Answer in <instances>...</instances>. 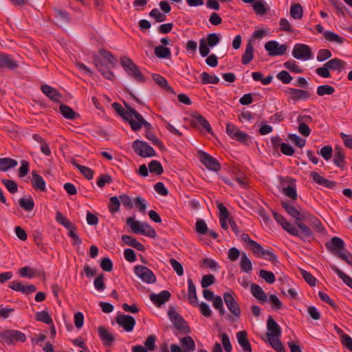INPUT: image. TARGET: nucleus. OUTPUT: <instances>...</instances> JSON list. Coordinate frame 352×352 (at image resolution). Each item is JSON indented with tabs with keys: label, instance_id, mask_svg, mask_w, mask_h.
<instances>
[{
	"label": "nucleus",
	"instance_id": "1",
	"mask_svg": "<svg viewBox=\"0 0 352 352\" xmlns=\"http://www.w3.org/2000/svg\"><path fill=\"white\" fill-rule=\"evenodd\" d=\"M126 223L135 234H141L155 239L157 236L155 230L146 223H141L133 217L126 219Z\"/></svg>",
	"mask_w": 352,
	"mask_h": 352
},
{
	"label": "nucleus",
	"instance_id": "2",
	"mask_svg": "<svg viewBox=\"0 0 352 352\" xmlns=\"http://www.w3.org/2000/svg\"><path fill=\"white\" fill-rule=\"evenodd\" d=\"M217 208L219 210V221L221 228L223 230H228V226L227 224V221L230 223V226L232 230L238 234L239 233V230L233 220L232 217L230 216V213L226 208V207L221 202L217 203Z\"/></svg>",
	"mask_w": 352,
	"mask_h": 352
},
{
	"label": "nucleus",
	"instance_id": "3",
	"mask_svg": "<svg viewBox=\"0 0 352 352\" xmlns=\"http://www.w3.org/2000/svg\"><path fill=\"white\" fill-rule=\"evenodd\" d=\"M56 220L69 230V236L74 240V245H80L82 243L81 239L76 233V226L72 224V222L59 211L56 212Z\"/></svg>",
	"mask_w": 352,
	"mask_h": 352
},
{
	"label": "nucleus",
	"instance_id": "4",
	"mask_svg": "<svg viewBox=\"0 0 352 352\" xmlns=\"http://www.w3.org/2000/svg\"><path fill=\"white\" fill-rule=\"evenodd\" d=\"M120 64L129 75L133 76L138 81L144 82L145 78L144 75L138 69V66L132 61L131 59L126 56H122L120 58Z\"/></svg>",
	"mask_w": 352,
	"mask_h": 352
},
{
	"label": "nucleus",
	"instance_id": "5",
	"mask_svg": "<svg viewBox=\"0 0 352 352\" xmlns=\"http://www.w3.org/2000/svg\"><path fill=\"white\" fill-rule=\"evenodd\" d=\"M0 336L3 342L10 345L14 344V341L24 342L27 339L25 333L14 329L4 330L0 333Z\"/></svg>",
	"mask_w": 352,
	"mask_h": 352
},
{
	"label": "nucleus",
	"instance_id": "6",
	"mask_svg": "<svg viewBox=\"0 0 352 352\" xmlns=\"http://www.w3.org/2000/svg\"><path fill=\"white\" fill-rule=\"evenodd\" d=\"M132 147L134 151L140 157H149L156 155L154 149L146 142L136 140L133 142Z\"/></svg>",
	"mask_w": 352,
	"mask_h": 352
},
{
	"label": "nucleus",
	"instance_id": "7",
	"mask_svg": "<svg viewBox=\"0 0 352 352\" xmlns=\"http://www.w3.org/2000/svg\"><path fill=\"white\" fill-rule=\"evenodd\" d=\"M135 275L139 277L143 282L148 284L156 282V277L153 272L147 267L144 265H136L134 267Z\"/></svg>",
	"mask_w": 352,
	"mask_h": 352
},
{
	"label": "nucleus",
	"instance_id": "8",
	"mask_svg": "<svg viewBox=\"0 0 352 352\" xmlns=\"http://www.w3.org/2000/svg\"><path fill=\"white\" fill-rule=\"evenodd\" d=\"M292 55L296 59L307 60L312 57V52L307 45L297 43L294 47Z\"/></svg>",
	"mask_w": 352,
	"mask_h": 352
},
{
	"label": "nucleus",
	"instance_id": "9",
	"mask_svg": "<svg viewBox=\"0 0 352 352\" xmlns=\"http://www.w3.org/2000/svg\"><path fill=\"white\" fill-rule=\"evenodd\" d=\"M265 49L270 56H281L286 53L287 46L285 44L279 45L276 41H270L265 44Z\"/></svg>",
	"mask_w": 352,
	"mask_h": 352
},
{
	"label": "nucleus",
	"instance_id": "10",
	"mask_svg": "<svg viewBox=\"0 0 352 352\" xmlns=\"http://www.w3.org/2000/svg\"><path fill=\"white\" fill-rule=\"evenodd\" d=\"M131 111L133 113V117L135 120H132L129 121V124L132 130L138 131L141 129L142 126H144L147 129V131H151L152 129L151 124L146 121L144 118L135 109H131Z\"/></svg>",
	"mask_w": 352,
	"mask_h": 352
},
{
	"label": "nucleus",
	"instance_id": "11",
	"mask_svg": "<svg viewBox=\"0 0 352 352\" xmlns=\"http://www.w3.org/2000/svg\"><path fill=\"white\" fill-rule=\"evenodd\" d=\"M174 327L179 331L186 333H190V329L184 320L174 310H170L168 313Z\"/></svg>",
	"mask_w": 352,
	"mask_h": 352
},
{
	"label": "nucleus",
	"instance_id": "12",
	"mask_svg": "<svg viewBox=\"0 0 352 352\" xmlns=\"http://www.w3.org/2000/svg\"><path fill=\"white\" fill-rule=\"evenodd\" d=\"M201 162L209 170L217 172L221 169V165L218 161L204 151L199 152Z\"/></svg>",
	"mask_w": 352,
	"mask_h": 352
},
{
	"label": "nucleus",
	"instance_id": "13",
	"mask_svg": "<svg viewBox=\"0 0 352 352\" xmlns=\"http://www.w3.org/2000/svg\"><path fill=\"white\" fill-rule=\"evenodd\" d=\"M223 300L230 311L235 318H239L241 316V311L238 302L234 297L229 293H224Z\"/></svg>",
	"mask_w": 352,
	"mask_h": 352
},
{
	"label": "nucleus",
	"instance_id": "14",
	"mask_svg": "<svg viewBox=\"0 0 352 352\" xmlns=\"http://www.w3.org/2000/svg\"><path fill=\"white\" fill-rule=\"evenodd\" d=\"M298 123V131L305 137H308L311 133V130L307 124L312 122V118L309 115H300L297 118Z\"/></svg>",
	"mask_w": 352,
	"mask_h": 352
},
{
	"label": "nucleus",
	"instance_id": "15",
	"mask_svg": "<svg viewBox=\"0 0 352 352\" xmlns=\"http://www.w3.org/2000/svg\"><path fill=\"white\" fill-rule=\"evenodd\" d=\"M281 206L289 215H291L296 220V221H302L303 220H306L307 217H308L307 216V212H300L297 210L293 205H291L285 201H282Z\"/></svg>",
	"mask_w": 352,
	"mask_h": 352
},
{
	"label": "nucleus",
	"instance_id": "16",
	"mask_svg": "<svg viewBox=\"0 0 352 352\" xmlns=\"http://www.w3.org/2000/svg\"><path fill=\"white\" fill-rule=\"evenodd\" d=\"M116 322L124 328L126 331H131L135 324V318L129 315H118L116 318Z\"/></svg>",
	"mask_w": 352,
	"mask_h": 352
},
{
	"label": "nucleus",
	"instance_id": "17",
	"mask_svg": "<svg viewBox=\"0 0 352 352\" xmlns=\"http://www.w3.org/2000/svg\"><path fill=\"white\" fill-rule=\"evenodd\" d=\"M124 105L126 107V109H124L120 104L114 102L112 104V107L120 117L128 121L129 123V121L133 120L132 117L133 116L131 110L133 109L126 103H124Z\"/></svg>",
	"mask_w": 352,
	"mask_h": 352
},
{
	"label": "nucleus",
	"instance_id": "18",
	"mask_svg": "<svg viewBox=\"0 0 352 352\" xmlns=\"http://www.w3.org/2000/svg\"><path fill=\"white\" fill-rule=\"evenodd\" d=\"M327 249L337 255L338 252L344 250L345 244L344 241L338 236H333L331 241L325 243Z\"/></svg>",
	"mask_w": 352,
	"mask_h": 352
},
{
	"label": "nucleus",
	"instance_id": "19",
	"mask_svg": "<svg viewBox=\"0 0 352 352\" xmlns=\"http://www.w3.org/2000/svg\"><path fill=\"white\" fill-rule=\"evenodd\" d=\"M11 289L21 292L23 294H30L36 291V287L33 285H23L21 282L18 280L12 281L9 285Z\"/></svg>",
	"mask_w": 352,
	"mask_h": 352
},
{
	"label": "nucleus",
	"instance_id": "20",
	"mask_svg": "<svg viewBox=\"0 0 352 352\" xmlns=\"http://www.w3.org/2000/svg\"><path fill=\"white\" fill-rule=\"evenodd\" d=\"M192 121L191 124L194 127H197L198 126H201L204 129H205L208 133L210 134H213L212 128L209 124V122L206 120V119L195 112L192 115Z\"/></svg>",
	"mask_w": 352,
	"mask_h": 352
},
{
	"label": "nucleus",
	"instance_id": "21",
	"mask_svg": "<svg viewBox=\"0 0 352 352\" xmlns=\"http://www.w3.org/2000/svg\"><path fill=\"white\" fill-rule=\"evenodd\" d=\"M98 332L104 346H110L113 344L115 341V337L107 328L100 326L98 327Z\"/></svg>",
	"mask_w": 352,
	"mask_h": 352
},
{
	"label": "nucleus",
	"instance_id": "22",
	"mask_svg": "<svg viewBox=\"0 0 352 352\" xmlns=\"http://www.w3.org/2000/svg\"><path fill=\"white\" fill-rule=\"evenodd\" d=\"M272 214L276 221L280 224L282 228L288 233L290 234H298L297 228L289 223L283 215L274 211L272 212Z\"/></svg>",
	"mask_w": 352,
	"mask_h": 352
},
{
	"label": "nucleus",
	"instance_id": "23",
	"mask_svg": "<svg viewBox=\"0 0 352 352\" xmlns=\"http://www.w3.org/2000/svg\"><path fill=\"white\" fill-rule=\"evenodd\" d=\"M170 293L167 290H164L159 294L152 293L150 295V300L158 307H160L170 298Z\"/></svg>",
	"mask_w": 352,
	"mask_h": 352
},
{
	"label": "nucleus",
	"instance_id": "24",
	"mask_svg": "<svg viewBox=\"0 0 352 352\" xmlns=\"http://www.w3.org/2000/svg\"><path fill=\"white\" fill-rule=\"evenodd\" d=\"M287 93L290 96V98L293 101L306 100L311 96L309 91L295 88H289Z\"/></svg>",
	"mask_w": 352,
	"mask_h": 352
},
{
	"label": "nucleus",
	"instance_id": "25",
	"mask_svg": "<svg viewBox=\"0 0 352 352\" xmlns=\"http://www.w3.org/2000/svg\"><path fill=\"white\" fill-rule=\"evenodd\" d=\"M94 63L97 69L101 73L102 76L108 80H113L114 74L105 67L104 63L98 57L95 56Z\"/></svg>",
	"mask_w": 352,
	"mask_h": 352
},
{
	"label": "nucleus",
	"instance_id": "26",
	"mask_svg": "<svg viewBox=\"0 0 352 352\" xmlns=\"http://www.w3.org/2000/svg\"><path fill=\"white\" fill-rule=\"evenodd\" d=\"M42 92L48 97L50 100L56 102H60V99L62 97L60 92L56 89L55 88L48 85H43L41 87Z\"/></svg>",
	"mask_w": 352,
	"mask_h": 352
},
{
	"label": "nucleus",
	"instance_id": "27",
	"mask_svg": "<svg viewBox=\"0 0 352 352\" xmlns=\"http://www.w3.org/2000/svg\"><path fill=\"white\" fill-rule=\"evenodd\" d=\"M295 224L300 231L297 229L298 234H292L293 236H299L303 241L313 236L311 230L307 225L302 223V221H296Z\"/></svg>",
	"mask_w": 352,
	"mask_h": 352
},
{
	"label": "nucleus",
	"instance_id": "28",
	"mask_svg": "<svg viewBox=\"0 0 352 352\" xmlns=\"http://www.w3.org/2000/svg\"><path fill=\"white\" fill-rule=\"evenodd\" d=\"M310 175L316 183L327 188H333L336 186V182L322 177L317 172L313 171Z\"/></svg>",
	"mask_w": 352,
	"mask_h": 352
},
{
	"label": "nucleus",
	"instance_id": "29",
	"mask_svg": "<svg viewBox=\"0 0 352 352\" xmlns=\"http://www.w3.org/2000/svg\"><path fill=\"white\" fill-rule=\"evenodd\" d=\"M32 185L35 190L44 192L46 190L45 182L43 177L36 173V171L32 172Z\"/></svg>",
	"mask_w": 352,
	"mask_h": 352
},
{
	"label": "nucleus",
	"instance_id": "30",
	"mask_svg": "<svg viewBox=\"0 0 352 352\" xmlns=\"http://www.w3.org/2000/svg\"><path fill=\"white\" fill-rule=\"evenodd\" d=\"M267 332L266 335L280 336L281 329L275 320L270 316L267 322Z\"/></svg>",
	"mask_w": 352,
	"mask_h": 352
},
{
	"label": "nucleus",
	"instance_id": "31",
	"mask_svg": "<svg viewBox=\"0 0 352 352\" xmlns=\"http://www.w3.org/2000/svg\"><path fill=\"white\" fill-rule=\"evenodd\" d=\"M254 57V47L252 43V41H248L245 51L242 56L241 62L243 65H248L249 64L253 59Z\"/></svg>",
	"mask_w": 352,
	"mask_h": 352
},
{
	"label": "nucleus",
	"instance_id": "32",
	"mask_svg": "<svg viewBox=\"0 0 352 352\" xmlns=\"http://www.w3.org/2000/svg\"><path fill=\"white\" fill-rule=\"evenodd\" d=\"M188 298L189 300V302L194 306H197L198 305V300L197 296L196 287L192 279L189 278L188 280Z\"/></svg>",
	"mask_w": 352,
	"mask_h": 352
},
{
	"label": "nucleus",
	"instance_id": "33",
	"mask_svg": "<svg viewBox=\"0 0 352 352\" xmlns=\"http://www.w3.org/2000/svg\"><path fill=\"white\" fill-rule=\"evenodd\" d=\"M344 159L345 155L343 152V149L341 147L336 146L334 151L333 162L336 166L342 168L346 164Z\"/></svg>",
	"mask_w": 352,
	"mask_h": 352
},
{
	"label": "nucleus",
	"instance_id": "34",
	"mask_svg": "<svg viewBox=\"0 0 352 352\" xmlns=\"http://www.w3.org/2000/svg\"><path fill=\"white\" fill-rule=\"evenodd\" d=\"M239 344L244 351L252 349L250 341L248 339V333L245 331H241L236 333Z\"/></svg>",
	"mask_w": 352,
	"mask_h": 352
},
{
	"label": "nucleus",
	"instance_id": "35",
	"mask_svg": "<svg viewBox=\"0 0 352 352\" xmlns=\"http://www.w3.org/2000/svg\"><path fill=\"white\" fill-rule=\"evenodd\" d=\"M267 337L268 342L274 350L277 352H285V349L279 339L280 336L268 335Z\"/></svg>",
	"mask_w": 352,
	"mask_h": 352
},
{
	"label": "nucleus",
	"instance_id": "36",
	"mask_svg": "<svg viewBox=\"0 0 352 352\" xmlns=\"http://www.w3.org/2000/svg\"><path fill=\"white\" fill-rule=\"evenodd\" d=\"M60 112L63 116L69 120H74L79 117V114L76 113L70 107L60 104L59 107Z\"/></svg>",
	"mask_w": 352,
	"mask_h": 352
},
{
	"label": "nucleus",
	"instance_id": "37",
	"mask_svg": "<svg viewBox=\"0 0 352 352\" xmlns=\"http://www.w3.org/2000/svg\"><path fill=\"white\" fill-rule=\"evenodd\" d=\"M153 78L155 83L157 84L160 87L164 89L168 92L175 95V92L174 91L173 89L168 85L167 80L163 76L160 74H155L153 75Z\"/></svg>",
	"mask_w": 352,
	"mask_h": 352
},
{
	"label": "nucleus",
	"instance_id": "38",
	"mask_svg": "<svg viewBox=\"0 0 352 352\" xmlns=\"http://www.w3.org/2000/svg\"><path fill=\"white\" fill-rule=\"evenodd\" d=\"M180 343L184 352H192L195 350V343L193 339L189 336L182 338Z\"/></svg>",
	"mask_w": 352,
	"mask_h": 352
},
{
	"label": "nucleus",
	"instance_id": "39",
	"mask_svg": "<svg viewBox=\"0 0 352 352\" xmlns=\"http://www.w3.org/2000/svg\"><path fill=\"white\" fill-rule=\"evenodd\" d=\"M345 65L346 63L338 58L331 59L324 65V66L329 67V69L338 71L344 69Z\"/></svg>",
	"mask_w": 352,
	"mask_h": 352
},
{
	"label": "nucleus",
	"instance_id": "40",
	"mask_svg": "<svg viewBox=\"0 0 352 352\" xmlns=\"http://www.w3.org/2000/svg\"><path fill=\"white\" fill-rule=\"evenodd\" d=\"M122 240L125 244L129 246L136 248L140 251H144V245L138 241H137L135 238H133L129 235H122Z\"/></svg>",
	"mask_w": 352,
	"mask_h": 352
},
{
	"label": "nucleus",
	"instance_id": "41",
	"mask_svg": "<svg viewBox=\"0 0 352 352\" xmlns=\"http://www.w3.org/2000/svg\"><path fill=\"white\" fill-rule=\"evenodd\" d=\"M250 287L251 292L256 298L263 302L267 301V296L265 294L263 289L259 285L252 283Z\"/></svg>",
	"mask_w": 352,
	"mask_h": 352
},
{
	"label": "nucleus",
	"instance_id": "42",
	"mask_svg": "<svg viewBox=\"0 0 352 352\" xmlns=\"http://www.w3.org/2000/svg\"><path fill=\"white\" fill-rule=\"evenodd\" d=\"M240 267L241 270L247 274L250 273L252 270V263L245 252L241 254Z\"/></svg>",
	"mask_w": 352,
	"mask_h": 352
},
{
	"label": "nucleus",
	"instance_id": "43",
	"mask_svg": "<svg viewBox=\"0 0 352 352\" xmlns=\"http://www.w3.org/2000/svg\"><path fill=\"white\" fill-rule=\"evenodd\" d=\"M17 63L6 54H0V67H7L10 69H16Z\"/></svg>",
	"mask_w": 352,
	"mask_h": 352
},
{
	"label": "nucleus",
	"instance_id": "44",
	"mask_svg": "<svg viewBox=\"0 0 352 352\" xmlns=\"http://www.w3.org/2000/svg\"><path fill=\"white\" fill-rule=\"evenodd\" d=\"M307 219L305 221H309L311 225V226L315 228V230L320 232L323 233L324 232V228L322 226L321 221L317 219L316 217L312 216L309 212L307 213Z\"/></svg>",
	"mask_w": 352,
	"mask_h": 352
},
{
	"label": "nucleus",
	"instance_id": "45",
	"mask_svg": "<svg viewBox=\"0 0 352 352\" xmlns=\"http://www.w3.org/2000/svg\"><path fill=\"white\" fill-rule=\"evenodd\" d=\"M324 37L327 41L329 42L336 43L340 45L342 44L344 41V38L331 31L324 32Z\"/></svg>",
	"mask_w": 352,
	"mask_h": 352
},
{
	"label": "nucleus",
	"instance_id": "46",
	"mask_svg": "<svg viewBox=\"0 0 352 352\" xmlns=\"http://www.w3.org/2000/svg\"><path fill=\"white\" fill-rule=\"evenodd\" d=\"M290 16L294 19H301L303 15V9L300 3H294L290 8Z\"/></svg>",
	"mask_w": 352,
	"mask_h": 352
},
{
	"label": "nucleus",
	"instance_id": "47",
	"mask_svg": "<svg viewBox=\"0 0 352 352\" xmlns=\"http://www.w3.org/2000/svg\"><path fill=\"white\" fill-rule=\"evenodd\" d=\"M17 165V162L11 158H0V170L6 171L10 168H14Z\"/></svg>",
	"mask_w": 352,
	"mask_h": 352
},
{
	"label": "nucleus",
	"instance_id": "48",
	"mask_svg": "<svg viewBox=\"0 0 352 352\" xmlns=\"http://www.w3.org/2000/svg\"><path fill=\"white\" fill-rule=\"evenodd\" d=\"M331 268L338 274L343 282L352 289V278L344 274L342 270L335 265H331Z\"/></svg>",
	"mask_w": 352,
	"mask_h": 352
},
{
	"label": "nucleus",
	"instance_id": "49",
	"mask_svg": "<svg viewBox=\"0 0 352 352\" xmlns=\"http://www.w3.org/2000/svg\"><path fill=\"white\" fill-rule=\"evenodd\" d=\"M155 55L159 58H168L170 56V50L166 47L159 45L154 49Z\"/></svg>",
	"mask_w": 352,
	"mask_h": 352
},
{
	"label": "nucleus",
	"instance_id": "50",
	"mask_svg": "<svg viewBox=\"0 0 352 352\" xmlns=\"http://www.w3.org/2000/svg\"><path fill=\"white\" fill-rule=\"evenodd\" d=\"M148 169L151 173H155L157 175L162 174L164 169L160 162L157 160H152L148 165Z\"/></svg>",
	"mask_w": 352,
	"mask_h": 352
},
{
	"label": "nucleus",
	"instance_id": "51",
	"mask_svg": "<svg viewBox=\"0 0 352 352\" xmlns=\"http://www.w3.org/2000/svg\"><path fill=\"white\" fill-rule=\"evenodd\" d=\"M99 53L111 65L113 68L116 67V59L110 52L104 49H100Z\"/></svg>",
	"mask_w": 352,
	"mask_h": 352
},
{
	"label": "nucleus",
	"instance_id": "52",
	"mask_svg": "<svg viewBox=\"0 0 352 352\" xmlns=\"http://www.w3.org/2000/svg\"><path fill=\"white\" fill-rule=\"evenodd\" d=\"M36 320L47 324H52L53 321L49 313L46 311L37 312L35 316Z\"/></svg>",
	"mask_w": 352,
	"mask_h": 352
},
{
	"label": "nucleus",
	"instance_id": "53",
	"mask_svg": "<svg viewBox=\"0 0 352 352\" xmlns=\"http://www.w3.org/2000/svg\"><path fill=\"white\" fill-rule=\"evenodd\" d=\"M109 210L112 214H114L119 211L120 206V201L117 197L113 196L109 199Z\"/></svg>",
	"mask_w": 352,
	"mask_h": 352
},
{
	"label": "nucleus",
	"instance_id": "54",
	"mask_svg": "<svg viewBox=\"0 0 352 352\" xmlns=\"http://www.w3.org/2000/svg\"><path fill=\"white\" fill-rule=\"evenodd\" d=\"M201 76L203 84H217L219 81L217 76L209 75L206 72H203Z\"/></svg>",
	"mask_w": 352,
	"mask_h": 352
},
{
	"label": "nucleus",
	"instance_id": "55",
	"mask_svg": "<svg viewBox=\"0 0 352 352\" xmlns=\"http://www.w3.org/2000/svg\"><path fill=\"white\" fill-rule=\"evenodd\" d=\"M334 91L335 89L329 85H320L317 88V94L320 96H322L325 94L331 95Z\"/></svg>",
	"mask_w": 352,
	"mask_h": 352
},
{
	"label": "nucleus",
	"instance_id": "56",
	"mask_svg": "<svg viewBox=\"0 0 352 352\" xmlns=\"http://www.w3.org/2000/svg\"><path fill=\"white\" fill-rule=\"evenodd\" d=\"M259 276L269 284L274 283L276 280L274 274L272 272L265 270H261Z\"/></svg>",
	"mask_w": 352,
	"mask_h": 352
},
{
	"label": "nucleus",
	"instance_id": "57",
	"mask_svg": "<svg viewBox=\"0 0 352 352\" xmlns=\"http://www.w3.org/2000/svg\"><path fill=\"white\" fill-rule=\"evenodd\" d=\"M19 205L24 210L29 211L34 208V203L32 198H21L19 199Z\"/></svg>",
	"mask_w": 352,
	"mask_h": 352
},
{
	"label": "nucleus",
	"instance_id": "58",
	"mask_svg": "<svg viewBox=\"0 0 352 352\" xmlns=\"http://www.w3.org/2000/svg\"><path fill=\"white\" fill-rule=\"evenodd\" d=\"M149 16L154 18L157 22H163L166 20V16L164 14L162 13L157 8L153 9L149 12Z\"/></svg>",
	"mask_w": 352,
	"mask_h": 352
},
{
	"label": "nucleus",
	"instance_id": "59",
	"mask_svg": "<svg viewBox=\"0 0 352 352\" xmlns=\"http://www.w3.org/2000/svg\"><path fill=\"white\" fill-rule=\"evenodd\" d=\"M288 138L299 148H302L305 145L306 140L296 134L289 133Z\"/></svg>",
	"mask_w": 352,
	"mask_h": 352
},
{
	"label": "nucleus",
	"instance_id": "60",
	"mask_svg": "<svg viewBox=\"0 0 352 352\" xmlns=\"http://www.w3.org/2000/svg\"><path fill=\"white\" fill-rule=\"evenodd\" d=\"M196 232L200 234H205L208 231L207 225L203 219H198L195 223Z\"/></svg>",
	"mask_w": 352,
	"mask_h": 352
},
{
	"label": "nucleus",
	"instance_id": "61",
	"mask_svg": "<svg viewBox=\"0 0 352 352\" xmlns=\"http://www.w3.org/2000/svg\"><path fill=\"white\" fill-rule=\"evenodd\" d=\"M104 276L103 274L98 275L94 280V287L98 291H103L105 289Z\"/></svg>",
	"mask_w": 352,
	"mask_h": 352
},
{
	"label": "nucleus",
	"instance_id": "62",
	"mask_svg": "<svg viewBox=\"0 0 352 352\" xmlns=\"http://www.w3.org/2000/svg\"><path fill=\"white\" fill-rule=\"evenodd\" d=\"M57 16L59 17L60 23L61 25H65L70 20L69 14L63 10H55Z\"/></svg>",
	"mask_w": 352,
	"mask_h": 352
},
{
	"label": "nucleus",
	"instance_id": "63",
	"mask_svg": "<svg viewBox=\"0 0 352 352\" xmlns=\"http://www.w3.org/2000/svg\"><path fill=\"white\" fill-rule=\"evenodd\" d=\"M2 183L6 186L7 189L11 192V193H16L18 190V187L16 183L10 179H3Z\"/></svg>",
	"mask_w": 352,
	"mask_h": 352
},
{
	"label": "nucleus",
	"instance_id": "64",
	"mask_svg": "<svg viewBox=\"0 0 352 352\" xmlns=\"http://www.w3.org/2000/svg\"><path fill=\"white\" fill-rule=\"evenodd\" d=\"M276 77L284 84L289 83L293 79L292 76L287 71H281L277 74Z\"/></svg>",
	"mask_w": 352,
	"mask_h": 352
}]
</instances>
